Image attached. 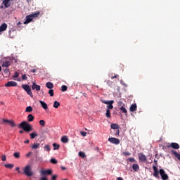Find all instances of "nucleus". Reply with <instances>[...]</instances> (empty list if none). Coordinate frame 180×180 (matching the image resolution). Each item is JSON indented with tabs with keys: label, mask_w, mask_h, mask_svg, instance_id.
<instances>
[{
	"label": "nucleus",
	"mask_w": 180,
	"mask_h": 180,
	"mask_svg": "<svg viewBox=\"0 0 180 180\" xmlns=\"http://www.w3.org/2000/svg\"><path fill=\"white\" fill-rule=\"evenodd\" d=\"M5 86L6 88H9L11 86H18V83L16 82L11 81L8 82L6 84Z\"/></svg>",
	"instance_id": "obj_9"
},
{
	"label": "nucleus",
	"mask_w": 180,
	"mask_h": 180,
	"mask_svg": "<svg viewBox=\"0 0 180 180\" xmlns=\"http://www.w3.org/2000/svg\"><path fill=\"white\" fill-rule=\"evenodd\" d=\"M22 79L23 81H27V76H26V75H22Z\"/></svg>",
	"instance_id": "obj_45"
},
{
	"label": "nucleus",
	"mask_w": 180,
	"mask_h": 180,
	"mask_svg": "<svg viewBox=\"0 0 180 180\" xmlns=\"http://www.w3.org/2000/svg\"><path fill=\"white\" fill-rule=\"evenodd\" d=\"M19 133H20V134H23V133H25V131H24L23 130H20V131H19Z\"/></svg>",
	"instance_id": "obj_61"
},
{
	"label": "nucleus",
	"mask_w": 180,
	"mask_h": 180,
	"mask_svg": "<svg viewBox=\"0 0 180 180\" xmlns=\"http://www.w3.org/2000/svg\"><path fill=\"white\" fill-rule=\"evenodd\" d=\"M27 120L28 122H33L34 120V116H33L32 114L28 115Z\"/></svg>",
	"instance_id": "obj_23"
},
{
	"label": "nucleus",
	"mask_w": 180,
	"mask_h": 180,
	"mask_svg": "<svg viewBox=\"0 0 180 180\" xmlns=\"http://www.w3.org/2000/svg\"><path fill=\"white\" fill-rule=\"evenodd\" d=\"M13 157H14L15 158H17V159L20 158V153H19V152H15V153H13Z\"/></svg>",
	"instance_id": "obj_28"
},
{
	"label": "nucleus",
	"mask_w": 180,
	"mask_h": 180,
	"mask_svg": "<svg viewBox=\"0 0 180 180\" xmlns=\"http://www.w3.org/2000/svg\"><path fill=\"white\" fill-rule=\"evenodd\" d=\"M82 95H83V96H84L85 98H86V96H87L86 93H83Z\"/></svg>",
	"instance_id": "obj_59"
},
{
	"label": "nucleus",
	"mask_w": 180,
	"mask_h": 180,
	"mask_svg": "<svg viewBox=\"0 0 180 180\" xmlns=\"http://www.w3.org/2000/svg\"><path fill=\"white\" fill-rule=\"evenodd\" d=\"M120 127L117 124H111V129H112L113 130L120 129Z\"/></svg>",
	"instance_id": "obj_26"
},
{
	"label": "nucleus",
	"mask_w": 180,
	"mask_h": 180,
	"mask_svg": "<svg viewBox=\"0 0 180 180\" xmlns=\"http://www.w3.org/2000/svg\"><path fill=\"white\" fill-rule=\"evenodd\" d=\"M39 136V134H37V132H32L31 134H30V136L31 137V139L33 140V139H34L35 137H37Z\"/></svg>",
	"instance_id": "obj_24"
},
{
	"label": "nucleus",
	"mask_w": 180,
	"mask_h": 180,
	"mask_svg": "<svg viewBox=\"0 0 180 180\" xmlns=\"http://www.w3.org/2000/svg\"><path fill=\"white\" fill-rule=\"evenodd\" d=\"M130 112H136L137 110V104H132L129 108Z\"/></svg>",
	"instance_id": "obj_18"
},
{
	"label": "nucleus",
	"mask_w": 180,
	"mask_h": 180,
	"mask_svg": "<svg viewBox=\"0 0 180 180\" xmlns=\"http://www.w3.org/2000/svg\"><path fill=\"white\" fill-rule=\"evenodd\" d=\"M19 77V72H15L14 75L13 76V78H18Z\"/></svg>",
	"instance_id": "obj_44"
},
{
	"label": "nucleus",
	"mask_w": 180,
	"mask_h": 180,
	"mask_svg": "<svg viewBox=\"0 0 180 180\" xmlns=\"http://www.w3.org/2000/svg\"><path fill=\"white\" fill-rule=\"evenodd\" d=\"M120 110H122V113H127V110L126 109V108H124V106L121 107Z\"/></svg>",
	"instance_id": "obj_41"
},
{
	"label": "nucleus",
	"mask_w": 180,
	"mask_h": 180,
	"mask_svg": "<svg viewBox=\"0 0 180 180\" xmlns=\"http://www.w3.org/2000/svg\"><path fill=\"white\" fill-rule=\"evenodd\" d=\"M40 89H41L40 85H37L34 82L32 83V89L33 90L35 89V91H40Z\"/></svg>",
	"instance_id": "obj_11"
},
{
	"label": "nucleus",
	"mask_w": 180,
	"mask_h": 180,
	"mask_svg": "<svg viewBox=\"0 0 180 180\" xmlns=\"http://www.w3.org/2000/svg\"><path fill=\"white\" fill-rule=\"evenodd\" d=\"M117 180H123V178H122V177H118V178H117Z\"/></svg>",
	"instance_id": "obj_63"
},
{
	"label": "nucleus",
	"mask_w": 180,
	"mask_h": 180,
	"mask_svg": "<svg viewBox=\"0 0 180 180\" xmlns=\"http://www.w3.org/2000/svg\"><path fill=\"white\" fill-rule=\"evenodd\" d=\"M24 175H26L27 176H32L33 175V172L32 171V166L30 165H26L23 169H22Z\"/></svg>",
	"instance_id": "obj_3"
},
{
	"label": "nucleus",
	"mask_w": 180,
	"mask_h": 180,
	"mask_svg": "<svg viewBox=\"0 0 180 180\" xmlns=\"http://www.w3.org/2000/svg\"><path fill=\"white\" fill-rule=\"evenodd\" d=\"M61 169H63V171H65V169H67L65 168V167H61Z\"/></svg>",
	"instance_id": "obj_60"
},
{
	"label": "nucleus",
	"mask_w": 180,
	"mask_h": 180,
	"mask_svg": "<svg viewBox=\"0 0 180 180\" xmlns=\"http://www.w3.org/2000/svg\"><path fill=\"white\" fill-rule=\"evenodd\" d=\"M118 77H119L118 75H115V76L111 77V79H115V78H118Z\"/></svg>",
	"instance_id": "obj_49"
},
{
	"label": "nucleus",
	"mask_w": 180,
	"mask_h": 180,
	"mask_svg": "<svg viewBox=\"0 0 180 180\" xmlns=\"http://www.w3.org/2000/svg\"><path fill=\"white\" fill-rule=\"evenodd\" d=\"M2 121L4 122V123H8L11 126V127H16V124L15 123L14 120L3 119Z\"/></svg>",
	"instance_id": "obj_6"
},
{
	"label": "nucleus",
	"mask_w": 180,
	"mask_h": 180,
	"mask_svg": "<svg viewBox=\"0 0 180 180\" xmlns=\"http://www.w3.org/2000/svg\"><path fill=\"white\" fill-rule=\"evenodd\" d=\"M60 106V102L58 101H54L53 103V108H55V109H58V107Z\"/></svg>",
	"instance_id": "obj_27"
},
{
	"label": "nucleus",
	"mask_w": 180,
	"mask_h": 180,
	"mask_svg": "<svg viewBox=\"0 0 180 180\" xmlns=\"http://www.w3.org/2000/svg\"><path fill=\"white\" fill-rule=\"evenodd\" d=\"M4 72L5 74H8V72H9V69H5Z\"/></svg>",
	"instance_id": "obj_55"
},
{
	"label": "nucleus",
	"mask_w": 180,
	"mask_h": 180,
	"mask_svg": "<svg viewBox=\"0 0 180 180\" xmlns=\"http://www.w3.org/2000/svg\"><path fill=\"white\" fill-rule=\"evenodd\" d=\"M49 94L50 95V96H54V90L50 89V90L49 91Z\"/></svg>",
	"instance_id": "obj_39"
},
{
	"label": "nucleus",
	"mask_w": 180,
	"mask_h": 180,
	"mask_svg": "<svg viewBox=\"0 0 180 180\" xmlns=\"http://www.w3.org/2000/svg\"><path fill=\"white\" fill-rule=\"evenodd\" d=\"M138 158L140 162H147V156L143 153H138Z\"/></svg>",
	"instance_id": "obj_5"
},
{
	"label": "nucleus",
	"mask_w": 180,
	"mask_h": 180,
	"mask_svg": "<svg viewBox=\"0 0 180 180\" xmlns=\"http://www.w3.org/2000/svg\"><path fill=\"white\" fill-rule=\"evenodd\" d=\"M101 102L102 103H105V105H108V103H109V101L102 100Z\"/></svg>",
	"instance_id": "obj_47"
},
{
	"label": "nucleus",
	"mask_w": 180,
	"mask_h": 180,
	"mask_svg": "<svg viewBox=\"0 0 180 180\" xmlns=\"http://www.w3.org/2000/svg\"><path fill=\"white\" fill-rule=\"evenodd\" d=\"M153 175L155 178H157V179H160V175L161 176V179L162 180H168V174L165 173V170L163 169H158V167L155 165H153Z\"/></svg>",
	"instance_id": "obj_1"
},
{
	"label": "nucleus",
	"mask_w": 180,
	"mask_h": 180,
	"mask_svg": "<svg viewBox=\"0 0 180 180\" xmlns=\"http://www.w3.org/2000/svg\"><path fill=\"white\" fill-rule=\"evenodd\" d=\"M53 150H58L60 148V145L56 143H53Z\"/></svg>",
	"instance_id": "obj_31"
},
{
	"label": "nucleus",
	"mask_w": 180,
	"mask_h": 180,
	"mask_svg": "<svg viewBox=\"0 0 180 180\" xmlns=\"http://www.w3.org/2000/svg\"><path fill=\"white\" fill-rule=\"evenodd\" d=\"M39 103L41 104L43 109L46 110V109H49V107L47 106V103H46L44 101H39Z\"/></svg>",
	"instance_id": "obj_19"
},
{
	"label": "nucleus",
	"mask_w": 180,
	"mask_h": 180,
	"mask_svg": "<svg viewBox=\"0 0 180 180\" xmlns=\"http://www.w3.org/2000/svg\"><path fill=\"white\" fill-rule=\"evenodd\" d=\"M39 180H48V179H47V177L44 176L41 177Z\"/></svg>",
	"instance_id": "obj_50"
},
{
	"label": "nucleus",
	"mask_w": 180,
	"mask_h": 180,
	"mask_svg": "<svg viewBox=\"0 0 180 180\" xmlns=\"http://www.w3.org/2000/svg\"><path fill=\"white\" fill-rule=\"evenodd\" d=\"M108 141H110V143H112V144H115L116 146L120 144V140H119V139L117 138H109Z\"/></svg>",
	"instance_id": "obj_7"
},
{
	"label": "nucleus",
	"mask_w": 180,
	"mask_h": 180,
	"mask_svg": "<svg viewBox=\"0 0 180 180\" xmlns=\"http://www.w3.org/2000/svg\"><path fill=\"white\" fill-rule=\"evenodd\" d=\"M80 134H82V136H83V137H85L86 136V132L85 131H81Z\"/></svg>",
	"instance_id": "obj_48"
},
{
	"label": "nucleus",
	"mask_w": 180,
	"mask_h": 180,
	"mask_svg": "<svg viewBox=\"0 0 180 180\" xmlns=\"http://www.w3.org/2000/svg\"><path fill=\"white\" fill-rule=\"evenodd\" d=\"M15 79V81H20V79Z\"/></svg>",
	"instance_id": "obj_64"
},
{
	"label": "nucleus",
	"mask_w": 180,
	"mask_h": 180,
	"mask_svg": "<svg viewBox=\"0 0 180 180\" xmlns=\"http://www.w3.org/2000/svg\"><path fill=\"white\" fill-rule=\"evenodd\" d=\"M127 161H129V162H136V159H134V158H129Z\"/></svg>",
	"instance_id": "obj_40"
},
{
	"label": "nucleus",
	"mask_w": 180,
	"mask_h": 180,
	"mask_svg": "<svg viewBox=\"0 0 180 180\" xmlns=\"http://www.w3.org/2000/svg\"><path fill=\"white\" fill-rule=\"evenodd\" d=\"M2 1L5 8H9L11 6V1H13V0H2Z\"/></svg>",
	"instance_id": "obj_12"
},
{
	"label": "nucleus",
	"mask_w": 180,
	"mask_h": 180,
	"mask_svg": "<svg viewBox=\"0 0 180 180\" xmlns=\"http://www.w3.org/2000/svg\"><path fill=\"white\" fill-rule=\"evenodd\" d=\"M79 157H82V158H85L86 155H85V153L84 152H79Z\"/></svg>",
	"instance_id": "obj_38"
},
{
	"label": "nucleus",
	"mask_w": 180,
	"mask_h": 180,
	"mask_svg": "<svg viewBox=\"0 0 180 180\" xmlns=\"http://www.w3.org/2000/svg\"><path fill=\"white\" fill-rule=\"evenodd\" d=\"M119 133H120V131H119V129H117L115 132V136H119Z\"/></svg>",
	"instance_id": "obj_54"
},
{
	"label": "nucleus",
	"mask_w": 180,
	"mask_h": 180,
	"mask_svg": "<svg viewBox=\"0 0 180 180\" xmlns=\"http://www.w3.org/2000/svg\"><path fill=\"white\" fill-rule=\"evenodd\" d=\"M9 65H11V61L6 60L5 62H3L2 67H5L6 68H8Z\"/></svg>",
	"instance_id": "obj_21"
},
{
	"label": "nucleus",
	"mask_w": 180,
	"mask_h": 180,
	"mask_svg": "<svg viewBox=\"0 0 180 180\" xmlns=\"http://www.w3.org/2000/svg\"><path fill=\"white\" fill-rule=\"evenodd\" d=\"M6 160V155H1V160L5 161Z\"/></svg>",
	"instance_id": "obj_46"
},
{
	"label": "nucleus",
	"mask_w": 180,
	"mask_h": 180,
	"mask_svg": "<svg viewBox=\"0 0 180 180\" xmlns=\"http://www.w3.org/2000/svg\"><path fill=\"white\" fill-rule=\"evenodd\" d=\"M15 171H18V174H20V170L19 167H17L15 168Z\"/></svg>",
	"instance_id": "obj_52"
},
{
	"label": "nucleus",
	"mask_w": 180,
	"mask_h": 180,
	"mask_svg": "<svg viewBox=\"0 0 180 180\" xmlns=\"http://www.w3.org/2000/svg\"><path fill=\"white\" fill-rule=\"evenodd\" d=\"M53 174V171L51 169H46V170H41L40 174L43 175L44 176L45 175H51Z\"/></svg>",
	"instance_id": "obj_8"
},
{
	"label": "nucleus",
	"mask_w": 180,
	"mask_h": 180,
	"mask_svg": "<svg viewBox=\"0 0 180 180\" xmlns=\"http://www.w3.org/2000/svg\"><path fill=\"white\" fill-rule=\"evenodd\" d=\"M4 167L6 168H9L10 169H12V168H13L14 165H13V164H6V165H4Z\"/></svg>",
	"instance_id": "obj_29"
},
{
	"label": "nucleus",
	"mask_w": 180,
	"mask_h": 180,
	"mask_svg": "<svg viewBox=\"0 0 180 180\" xmlns=\"http://www.w3.org/2000/svg\"><path fill=\"white\" fill-rule=\"evenodd\" d=\"M46 88H48L49 89H53V88H54V84H53L52 82H48L46 84Z\"/></svg>",
	"instance_id": "obj_20"
},
{
	"label": "nucleus",
	"mask_w": 180,
	"mask_h": 180,
	"mask_svg": "<svg viewBox=\"0 0 180 180\" xmlns=\"http://www.w3.org/2000/svg\"><path fill=\"white\" fill-rule=\"evenodd\" d=\"M20 25H22V22H18L17 23V26H20Z\"/></svg>",
	"instance_id": "obj_62"
},
{
	"label": "nucleus",
	"mask_w": 180,
	"mask_h": 180,
	"mask_svg": "<svg viewBox=\"0 0 180 180\" xmlns=\"http://www.w3.org/2000/svg\"><path fill=\"white\" fill-rule=\"evenodd\" d=\"M170 147H172V148H174V150H179V144L173 142L170 144Z\"/></svg>",
	"instance_id": "obj_15"
},
{
	"label": "nucleus",
	"mask_w": 180,
	"mask_h": 180,
	"mask_svg": "<svg viewBox=\"0 0 180 180\" xmlns=\"http://www.w3.org/2000/svg\"><path fill=\"white\" fill-rule=\"evenodd\" d=\"M154 162H155V165H157V164H158V160L154 159Z\"/></svg>",
	"instance_id": "obj_58"
},
{
	"label": "nucleus",
	"mask_w": 180,
	"mask_h": 180,
	"mask_svg": "<svg viewBox=\"0 0 180 180\" xmlns=\"http://www.w3.org/2000/svg\"><path fill=\"white\" fill-rule=\"evenodd\" d=\"M118 106L120 108H123L124 106V103L122 101H118Z\"/></svg>",
	"instance_id": "obj_43"
},
{
	"label": "nucleus",
	"mask_w": 180,
	"mask_h": 180,
	"mask_svg": "<svg viewBox=\"0 0 180 180\" xmlns=\"http://www.w3.org/2000/svg\"><path fill=\"white\" fill-rule=\"evenodd\" d=\"M37 70L36 69H32V70H31V72H37Z\"/></svg>",
	"instance_id": "obj_56"
},
{
	"label": "nucleus",
	"mask_w": 180,
	"mask_h": 180,
	"mask_svg": "<svg viewBox=\"0 0 180 180\" xmlns=\"http://www.w3.org/2000/svg\"><path fill=\"white\" fill-rule=\"evenodd\" d=\"M22 87L23 89H25V92H27V95L31 96V98H33V93H32V89L30 88V86L24 84L22 86Z\"/></svg>",
	"instance_id": "obj_4"
},
{
	"label": "nucleus",
	"mask_w": 180,
	"mask_h": 180,
	"mask_svg": "<svg viewBox=\"0 0 180 180\" xmlns=\"http://www.w3.org/2000/svg\"><path fill=\"white\" fill-rule=\"evenodd\" d=\"M18 127H21V129H22L24 130V131H27V133L33 131V127H32V125H30V124L27 123L26 121L21 122L18 125Z\"/></svg>",
	"instance_id": "obj_2"
},
{
	"label": "nucleus",
	"mask_w": 180,
	"mask_h": 180,
	"mask_svg": "<svg viewBox=\"0 0 180 180\" xmlns=\"http://www.w3.org/2000/svg\"><path fill=\"white\" fill-rule=\"evenodd\" d=\"M51 162L52 164H58V161H57V160H56V158H52V159H51Z\"/></svg>",
	"instance_id": "obj_42"
},
{
	"label": "nucleus",
	"mask_w": 180,
	"mask_h": 180,
	"mask_svg": "<svg viewBox=\"0 0 180 180\" xmlns=\"http://www.w3.org/2000/svg\"><path fill=\"white\" fill-rule=\"evenodd\" d=\"M40 15V12H36L33 14H31L30 15L32 16V19L34 18H37Z\"/></svg>",
	"instance_id": "obj_30"
},
{
	"label": "nucleus",
	"mask_w": 180,
	"mask_h": 180,
	"mask_svg": "<svg viewBox=\"0 0 180 180\" xmlns=\"http://www.w3.org/2000/svg\"><path fill=\"white\" fill-rule=\"evenodd\" d=\"M122 155H124V157H130V155H131V153L130 152H123Z\"/></svg>",
	"instance_id": "obj_33"
},
{
	"label": "nucleus",
	"mask_w": 180,
	"mask_h": 180,
	"mask_svg": "<svg viewBox=\"0 0 180 180\" xmlns=\"http://www.w3.org/2000/svg\"><path fill=\"white\" fill-rule=\"evenodd\" d=\"M62 143H68V137L67 136H64L61 138Z\"/></svg>",
	"instance_id": "obj_22"
},
{
	"label": "nucleus",
	"mask_w": 180,
	"mask_h": 180,
	"mask_svg": "<svg viewBox=\"0 0 180 180\" xmlns=\"http://www.w3.org/2000/svg\"><path fill=\"white\" fill-rule=\"evenodd\" d=\"M33 20V18L31 15H27L25 18V21L24 22V25H27V23H30Z\"/></svg>",
	"instance_id": "obj_10"
},
{
	"label": "nucleus",
	"mask_w": 180,
	"mask_h": 180,
	"mask_svg": "<svg viewBox=\"0 0 180 180\" xmlns=\"http://www.w3.org/2000/svg\"><path fill=\"white\" fill-rule=\"evenodd\" d=\"M132 169L135 171V172H139L140 170V166H139V164H134L132 165Z\"/></svg>",
	"instance_id": "obj_17"
},
{
	"label": "nucleus",
	"mask_w": 180,
	"mask_h": 180,
	"mask_svg": "<svg viewBox=\"0 0 180 180\" xmlns=\"http://www.w3.org/2000/svg\"><path fill=\"white\" fill-rule=\"evenodd\" d=\"M31 154H33V153L29 152L28 153L26 154V157H30Z\"/></svg>",
	"instance_id": "obj_53"
},
{
	"label": "nucleus",
	"mask_w": 180,
	"mask_h": 180,
	"mask_svg": "<svg viewBox=\"0 0 180 180\" xmlns=\"http://www.w3.org/2000/svg\"><path fill=\"white\" fill-rule=\"evenodd\" d=\"M57 176L56 175L52 176L51 180H56Z\"/></svg>",
	"instance_id": "obj_51"
},
{
	"label": "nucleus",
	"mask_w": 180,
	"mask_h": 180,
	"mask_svg": "<svg viewBox=\"0 0 180 180\" xmlns=\"http://www.w3.org/2000/svg\"><path fill=\"white\" fill-rule=\"evenodd\" d=\"M113 103H115V101L113 100L109 101V103L107 104V110H110L113 108Z\"/></svg>",
	"instance_id": "obj_14"
},
{
	"label": "nucleus",
	"mask_w": 180,
	"mask_h": 180,
	"mask_svg": "<svg viewBox=\"0 0 180 180\" xmlns=\"http://www.w3.org/2000/svg\"><path fill=\"white\" fill-rule=\"evenodd\" d=\"M44 148L46 151H50L51 149L50 148V145H45Z\"/></svg>",
	"instance_id": "obj_35"
},
{
	"label": "nucleus",
	"mask_w": 180,
	"mask_h": 180,
	"mask_svg": "<svg viewBox=\"0 0 180 180\" xmlns=\"http://www.w3.org/2000/svg\"><path fill=\"white\" fill-rule=\"evenodd\" d=\"M40 148V143H35L32 146V150H36V148Z\"/></svg>",
	"instance_id": "obj_25"
},
{
	"label": "nucleus",
	"mask_w": 180,
	"mask_h": 180,
	"mask_svg": "<svg viewBox=\"0 0 180 180\" xmlns=\"http://www.w3.org/2000/svg\"><path fill=\"white\" fill-rule=\"evenodd\" d=\"M67 89H68V87L65 85H63L61 86V91L62 92H65V91H67Z\"/></svg>",
	"instance_id": "obj_34"
},
{
	"label": "nucleus",
	"mask_w": 180,
	"mask_h": 180,
	"mask_svg": "<svg viewBox=\"0 0 180 180\" xmlns=\"http://www.w3.org/2000/svg\"><path fill=\"white\" fill-rule=\"evenodd\" d=\"M39 124L40 126H43V127H44V126L46 125V121H44V120H41L39 121Z\"/></svg>",
	"instance_id": "obj_37"
},
{
	"label": "nucleus",
	"mask_w": 180,
	"mask_h": 180,
	"mask_svg": "<svg viewBox=\"0 0 180 180\" xmlns=\"http://www.w3.org/2000/svg\"><path fill=\"white\" fill-rule=\"evenodd\" d=\"M171 153L172 154H174V157H176V158H177L179 161H180V154H179L178 152H176V150H172Z\"/></svg>",
	"instance_id": "obj_16"
},
{
	"label": "nucleus",
	"mask_w": 180,
	"mask_h": 180,
	"mask_svg": "<svg viewBox=\"0 0 180 180\" xmlns=\"http://www.w3.org/2000/svg\"><path fill=\"white\" fill-rule=\"evenodd\" d=\"M25 112H33V108H32V106L27 107L25 109Z\"/></svg>",
	"instance_id": "obj_32"
},
{
	"label": "nucleus",
	"mask_w": 180,
	"mask_h": 180,
	"mask_svg": "<svg viewBox=\"0 0 180 180\" xmlns=\"http://www.w3.org/2000/svg\"><path fill=\"white\" fill-rule=\"evenodd\" d=\"M106 117L108 119L110 118V110H106V113H105Z\"/></svg>",
	"instance_id": "obj_36"
},
{
	"label": "nucleus",
	"mask_w": 180,
	"mask_h": 180,
	"mask_svg": "<svg viewBox=\"0 0 180 180\" xmlns=\"http://www.w3.org/2000/svg\"><path fill=\"white\" fill-rule=\"evenodd\" d=\"M6 29H8V25L4 22L0 26V33L2 32H5Z\"/></svg>",
	"instance_id": "obj_13"
},
{
	"label": "nucleus",
	"mask_w": 180,
	"mask_h": 180,
	"mask_svg": "<svg viewBox=\"0 0 180 180\" xmlns=\"http://www.w3.org/2000/svg\"><path fill=\"white\" fill-rule=\"evenodd\" d=\"M29 139H27V140H26L25 141H24V143H25V144H29Z\"/></svg>",
	"instance_id": "obj_57"
}]
</instances>
